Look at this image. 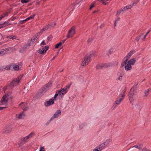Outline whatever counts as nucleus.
<instances>
[{
  "label": "nucleus",
  "mask_w": 151,
  "mask_h": 151,
  "mask_svg": "<svg viewBox=\"0 0 151 151\" xmlns=\"http://www.w3.org/2000/svg\"><path fill=\"white\" fill-rule=\"evenodd\" d=\"M117 75L119 76L116 78V80L118 81H122V74L120 73H119L117 74Z\"/></svg>",
  "instance_id": "obj_20"
},
{
  "label": "nucleus",
  "mask_w": 151,
  "mask_h": 151,
  "mask_svg": "<svg viewBox=\"0 0 151 151\" xmlns=\"http://www.w3.org/2000/svg\"><path fill=\"white\" fill-rule=\"evenodd\" d=\"M1 44V42H0V45Z\"/></svg>",
  "instance_id": "obj_50"
},
{
  "label": "nucleus",
  "mask_w": 151,
  "mask_h": 151,
  "mask_svg": "<svg viewBox=\"0 0 151 151\" xmlns=\"http://www.w3.org/2000/svg\"><path fill=\"white\" fill-rule=\"evenodd\" d=\"M55 57H54L53 58V59H52V60H54V59H55Z\"/></svg>",
  "instance_id": "obj_48"
},
{
  "label": "nucleus",
  "mask_w": 151,
  "mask_h": 151,
  "mask_svg": "<svg viewBox=\"0 0 151 151\" xmlns=\"http://www.w3.org/2000/svg\"><path fill=\"white\" fill-rule=\"evenodd\" d=\"M24 116V114L22 113H21L19 115H17V117L19 119H21L23 118Z\"/></svg>",
  "instance_id": "obj_26"
},
{
  "label": "nucleus",
  "mask_w": 151,
  "mask_h": 151,
  "mask_svg": "<svg viewBox=\"0 0 151 151\" xmlns=\"http://www.w3.org/2000/svg\"><path fill=\"white\" fill-rule=\"evenodd\" d=\"M48 46L46 45L43 47L42 50L39 49L37 50L38 52L40 54H42L45 53L49 49Z\"/></svg>",
  "instance_id": "obj_10"
},
{
  "label": "nucleus",
  "mask_w": 151,
  "mask_h": 151,
  "mask_svg": "<svg viewBox=\"0 0 151 151\" xmlns=\"http://www.w3.org/2000/svg\"><path fill=\"white\" fill-rule=\"evenodd\" d=\"M8 25L6 22H2L0 23V29Z\"/></svg>",
  "instance_id": "obj_19"
},
{
  "label": "nucleus",
  "mask_w": 151,
  "mask_h": 151,
  "mask_svg": "<svg viewBox=\"0 0 151 151\" xmlns=\"http://www.w3.org/2000/svg\"><path fill=\"white\" fill-rule=\"evenodd\" d=\"M101 148L99 147H96L93 150V151H101Z\"/></svg>",
  "instance_id": "obj_29"
},
{
  "label": "nucleus",
  "mask_w": 151,
  "mask_h": 151,
  "mask_svg": "<svg viewBox=\"0 0 151 151\" xmlns=\"http://www.w3.org/2000/svg\"><path fill=\"white\" fill-rule=\"evenodd\" d=\"M76 28L72 27L68 31L67 35V38L72 37L76 33Z\"/></svg>",
  "instance_id": "obj_7"
},
{
  "label": "nucleus",
  "mask_w": 151,
  "mask_h": 151,
  "mask_svg": "<svg viewBox=\"0 0 151 151\" xmlns=\"http://www.w3.org/2000/svg\"><path fill=\"white\" fill-rule=\"evenodd\" d=\"M94 5L93 4H92L90 7L89 9L91 10L94 7Z\"/></svg>",
  "instance_id": "obj_41"
},
{
  "label": "nucleus",
  "mask_w": 151,
  "mask_h": 151,
  "mask_svg": "<svg viewBox=\"0 0 151 151\" xmlns=\"http://www.w3.org/2000/svg\"><path fill=\"white\" fill-rule=\"evenodd\" d=\"M136 62V60L135 58H133L127 61L125 60L124 63L125 64L124 68L125 69L127 70H131L132 68L131 65H134Z\"/></svg>",
  "instance_id": "obj_3"
},
{
  "label": "nucleus",
  "mask_w": 151,
  "mask_h": 151,
  "mask_svg": "<svg viewBox=\"0 0 151 151\" xmlns=\"http://www.w3.org/2000/svg\"><path fill=\"white\" fill-rule=\"evenodd\" d=\"M46 44L45 42V41H43L41 43V46H42L43 45H46Z\"/></svg>",
  "instance_id": "obj_37"
},
{
  "label": "nucleus",
  "mask_w": 151,
  "mask_h": 151,
  "mask_svg": "<svg viewBox=\"0 0 151 151\" xmlns=\"http://www.w3.org/2000/svg\"><path fill=\"white\" fill-rule=\"evenodd\" d=\"M35 14H34L32 15H31V16H30V17H29L27 18L26 19L24 20V21H28L30 19H32L34 18V17L35 16Z\"/></svg>",
  "instance_id": "obj_25"
},
{
  "label": "nucleus",
  "mask_w": 151,
  "mask_h": 151,
  "mask_svg": "<svg viewBox=\"0 0 151 151\" xmlns=\"http://www.w3.org/2000/svg\"><path fill=\"white\" fill-rule=\"evenodd\" d=\"M118 105L117 104H116L115 102L114 104V105H113V106L112 107V109H115L116 106H117V105Z\"/></svg>",
  "instance_id": "obj_33"
},
{
  "label": "nucleus",
  "mask_w": 151,
  "mask_h": 151,
  "mask_svg": "<svg viewBox=\"0 0 151 151\" xmlns=\"http://www.w3.org/2000/svg\"><path fill=\"white\" fill-rule=\"evenodd\" d=\"M45 148L43 147H41L39 151H45Z\"/></svg>",
  "instance_id": "obj_38"
},
{
  "label": "nucleus",
  "mask_w": 151,
  "mask_h": 151,
  "mask_svg": "<svg viewBox=\"0 0 151 151\" xmlns=\"http://www.w3.org/2000/svg\"><path fill=\"white\" fill-rule=\"evenodd\" d=\"M11 68H12V64H11L7 65L5 68L8 70L10 69Z\"/></svg>",
  "instance_id": "obj_28"
},
{
  "label": "nucleus",
  "mask_w": 151,
  "mask_h": 151,
  "mask_svg": "<svg viewBox=\"0 0 151 151\" xmlns=\"http://www.w3.org/2000/svg\"><path fill=\"white\" fill-rule=\"evenodd\" d=\"M22 65L20 64H12V68L15 70H18L21 68Z\"/></svg>",
  "instance_id": "obj_11"
},
{
  "label": "nucleus",
  "mask_w": 151,
  "mask_h": 151,
  "mask_svg": "<svg viewBox=\"0 0 151 151\" xmlns=\"http://www.w3.org/2000/svg\"><path fill=\"white\" fill-rule=\"evenodd\" d=\"M13 98L10 93H7L4 95L2 97L0 101L1 106H4L6 107L7 106L8 101L12 99Z\"/></svg>",
  "instance_id": "obj_1"
},
{
  "label": "nucleus",
  "mask_w": 151,
  "mask_h": 151,
  "mask_svg": "<svg viewBox=\"0 0 151 151\" xmlns=\"http://www.w3.org/2000/svg\"><path fill=\"white\" fill-rule=\"evenodd\" d=\"M70 87L69 86H66L63 88H62L58 91L56 92L54 96V98L55 99H56L58 95L60 98H63L64 95L68 92Z\"/></svg>",
  "instance_id": "obj_2"
},
{
  "label": "nucleus",
  "mask_w": 151,
  "mask_h": 151,
  "mask_svg": "<svg viewBox=\"0 0 151 151\" xmlns=\"http://www.w3.org/2000/svg\"><path fill=\"white\" fill-rule=\"evenodd\" d=\"M22 77V76H20L17 78L14 79L13 80V82L16 83H19V82Z\"/></svg>",
  "instance_id": "obj_17"
},
{
  "label": "nucleus",
  "mask_w": 151,
  "mask_h": 151,
  "mask_svg": "<svg viewBox=\"0 0 151 151\" xmlns=\"http://www.w3.org/2000/svg\"><path fill=\"white\" fill-rule=\"evenodd\" d=\"M30 0H21V2L24 4V3H26L28 2Z\"/></svg>",
  "instance_id": "obj_32"
},
{
  "label": "nucleus",
  "mask_w": 151,
  "mask_h": 151,
  "mask_svg": "<svg viewBox=\"0 0 151 151\" xmlns=\"http://www.w3.org/2000/svg\"><path fill=\"white\" fill-rule=\"evenodd\" d=\"M47 27H45V28H43V29H42L41 31H40V32H43V31H45L46 30H47Z\"/></svg>",
  "instance_id": "obj_36"
},
{
  "label": "nucleus",
  "mask_w": 151,
  "mask_h": 151,
  "mask_svg": "<svg viewBox=\"0 0 151 151\" xmlns=\"http://www.w3.org/2000/svg\"><path fill=\"white\" fill-rule=\"evenodd\" d=\"M6 108V106L3 107V106H0V111L3 109H5Z\"/></svg>",
  "instance_id": "obj_39"
},
{
  "label": "nucleus",
  "mask_w": 151,
  "mask_h": 151,
  "mask_svg": "<svg viewBox=\"0 0 151 151\" xmlns=\"http://www.w3.org/2000/svg\"><path fill=\"white\" fill-rule=\"evenodd\" d=\"M133 6L132 4L129 5L128 6H127L124 7V9H123V11H126L127 10L131 9Z\"/></svg>",
  "instance_id": "obj_21"
},
{
  "label": "nucleus",
  "mask_w": 151,
  "mask_h": 151,
  "mask_svg": "<svg viewBox=\"0 0 151 151\" xmlns=\"http://www.w3.org/2000/svg\"><path fill=\"white\" fill-rule=\"evenodd\" d=\"M134 52V50H131L130 51L128 54L127 55L126 57L124 58V59H126V61H127V60L130 58L131 56L133 55Z\"/></svg>",
  "instance_id": "obj_13"
},
{
  "label": "nucleus",
  "mask_w": 151,
  "mask_h": 151,
  "mask_svg": "<svg viewBox=\"0 0 151 151\" xmlns=\"http://www.w3.org/2000/svg\"><path fill=\"white\" fill-rule=\"evenodd\" d=\"M18 145L20 147L22 148L23 145V144L21 141H19L18 143Z\"/></svg>",
  "instance_id": "obj_31"
},
{
  "label": "nucleus",
  "mask_w": 151,
  "mask_h": 151,
  "mask_svg": "<svg viewBox=\"0 0 151 151\" xmlns=\"http://www.w3.org/2000/svg\"><path fill=\"white\" fill-rule=\"evenodd\" d=\"M40 35V33H37L35 36H34L31 39V40L32 42H34L37 40L39 37Z\"/></svg>",
  "instance_id": "obj_18"
},
{
  "label": "nucleus",
  "mask_w": 151,
  "mask_h": 151,
  "mask_svg": "<svg viewBox=\"0 0 151 151\" xmlns=\"http://www.w3.org/2000/svg\"><path fill=\"white\" fill-rule=\"evenodd\" d=\"M90 60L91 56L90 55H86L85 56L81 63V67L83 68L85 67L88 64Z\"/></svg>",
  "instance_id": "obj_5"
},
{
  "label": "nucleus",
  "mask_w": 151,
  "mask_h": 151,
  "mask_svg": "<svg viewBox=\"0 0 151 151\" xmlns=\"http://www.w3.org/2000/svg\"><path fill=\"white\" fill-rule=\"evenodd\" d=\"M61 111L60 110H58L55 112V114H54L53 117L54 118H58L61 115Z\"/></svg>",
  "instance_id": "obj_14"
},
{
  "label": "nucleus",
  "mask_w": 151,
  "mask_h": 151,
  "mask_svg": "<svg viewBox=\"0 0 151 151\" xmlns=\"http://www.w3.org/2000/svg\"><path fill=\"white\" fill-rule=\"evenodd\" d=\"M34 135V133L32 132L27 136L22 138L21 140L24 142H27L28 141L29 139L31 138Z\"/></svg>",
  "instance_id": "obj_8"
},
{
  "label": "nucleus",
  "mask_w": 151,
  "mask_h": 151,
  "mask_svg": "<svg viewBox=\"0 0 151 151\" xmlns=\"http://www.w3.org/2000/svg\"><path fill=\"white\" fill-rule=\"evenodd\" d=\"M12 36H8L7 37V38L10 39H12Z\"/></svg>",
  "instance_id": "obj_45"
},
{
  "label": "nucleus",
  "mask_w": 151,
  "mask_h": 151,
  "mask_svg": "<svg viewBox=\"0 0 151 151\" xmlns=\"http://www.w3.org/2000/svg\"><path fill=\"white\" fill-rule=\"evenodd\" d=\"M54 97L50 99L49 101H46L45 103V105L46 107L49 106L53 105L54 103L55 100Z\"/></svg>",
  "instance_id": "obj_9"
},
{
  "label": "nucleus",
  "mask_w": 151,
  "mask_h": 151,
  "mask_svg": "<svg viewBox=\"0 0 151 151\" xmlns=\"http://www.w3.org/2000/svg\"><path fill=\"white\" fill-rule=\"evenodd\" d=\"M114 25H115V26L116 25V24H115V23Z\"/></svg>",
  "instance_id": "obj_49"
},
{
  "label": "nucleus",
  "mask_w": 151,
  "mask_h": 151,
  "mask_svg": "<svg viewBox=\"0 0 151 151\" xmlns=\"http://www.w3.org/2000/svg\"><path fill=\"white\" fill-rule=\"evenodd\" d=\"M123 99V94H120L119 97L116 101L115 103L118 105H119L121 102L122 101Z\"/></svg>",
  "instance_id": "obj_12"
},
{
  "label": "nucleus",
  "mask_w": 151,
  "mask_h": 151,
  "mask_svg": "<svg viewBox=\"0 0 151 151\" xmlns=\"http://www.w3.org/2000/svg\"><path fill=\"white\" fill-rule=\"evenodd\" d=\"M19 106L22 107L24 111H26L28 109L27 104L26 103L22 102L20 104Z\"/></svg>",
  "instance_id": "obj_15"
},
{
  "label": "nucleus",
  "mask_w": 151,
  "mask_h": 151,
  "mask_svg": "<svg viewBox=\"0 0 151 151\" xmlns=\"http://www.w3.org/2000/svg\"><path fill=\"white\" fill-rule=\"evenodd\" d=\"M7 14V13H5L4 14H2L1 15H4V17Z\"/></svg>",
  "instance_id": "obj_46"
},
{
  "label": "nucleus",
  "mask_w": 151,
  "mask_h": 151,
  "mask_svg": "<svg viewBox=\"0 0 151 151\" xmlns=\"http://www.w3.org/2000/svg\"><path fill=\"white\" fill-rule=\"evenodd\" d=\"M150 31L149 30L148 32L146 33V34L144 35V37L142 39V40L143 41H145L146 39V37L147 35L150 32Z\"/></svg>",
  "instance_id": "obj_30"
},
{
  "label": "nucleus",
  "mask_w": 151,
  "mask_h": 151,
  "mask_svg": "<svg viewBox=\"0 0 151 151\" xmlns=\"http://www.w3.org/2000/svg\"><path fill=\"white\" fill-rule=\"evenodd\" d=\"M64 42H60L56 44L55 45V47L54 48V49H58L60 48L63 44Z\"/></svg>",
  "instance_id": "obj_16"
},
{
  "label": "nucleus",
  "mask_w": 151,
  "mask_h": 151,
  "mask_svg": "<svg viewBox=\"0 0 151 151\" xmlns=\"http://www.w3.org/2000/svg\"><path fill=\"white\" fill-rule=\"evenodd\" d=\"M149 91L150 90L149 89H147L145 90L144 92V96L145 97L147 96L148 94Z\"/></svg>",
  "instance_id": "obj_24"
},
{
  "label": "nucleus",
  "mask_w": 151,
  "mask_h": 151,
  "mask_svg": "<svg viewBox=\"0 0 151 151\" xmlns=\"http://www.w3.org/2000/svg\"><path fill=\"white\" fill-rule=\"evenodd\" d=\"M143 35V34H142V35H139V37H137L136 39H135V40L136 41H138L139 40V38H140L141 37V36Z\"/></svg>",
  "instance_id": "obj_35"
},
{
  "label": "nucleus",
  "mask_w": 151,
  "mask_h": 151,
  "mask_svg": "<svg viewBox=\"0 0 151 151\" xmlns=\"http://www.w3.org/2000/svg\"><path fill=\"white\" fill-rule=\"evenodd\" d=\"M98 11H95L93 12V13H95L97 12Z\"/></svg>",
  "instance_id": "obj_47"
},
{
  "label": "nucleus",
  "mask_w": 151,
  "mask_h": 151,
  "mask_svg": "<svg viewBox=\"0 0 151 151\" xmlns=\"http://www.w3.org/2000/svg\"><path fill=\"white\" fill-rule=\"evenodd\" d=\"M136 90V89L134 87H132L131 89L128 94V97L130 103L133 102Z\"/></svg>",
  "instance_id": "obj_6"
},
{
  "label": "nucleus",
  "mask_w": 151,
  "mask_h": 151,
  "mask_svg": "<svg viewBox=\"0 0 151 151\" xmlns=\"http://www.w3.org/2000/svg\"><path fill=\"white\" fill-rule=\"evenodd\" d=\"M139 0H134L131 4L133 6L136 5L139 2Z\"/></svg>",
  "instance_id": "obj_27"
},
{
  "label": "nucleus",
  "mask_w": 151,
  "mask_h": 151,
  "mask_svg": "<svg viewBox=\"0 0 151 151\" xmlns=\"http://www.w3.org/2000/svg\"><path fill=\"white\" fill-rule=\"evenodd\" d=\"M52 38V36L51 35H50L47 37V39L48 41H50Z\"/></svg>",
  "instance_id": "obj_34"
},
{
  "label": "nucleus",
  "mask_w": 151,
  "mask_h": 151,
  "mask_svg": "<svg viewBox=\"0 0 151 151\" xmlns=\"http://www.w3.org/2000/svg\"><path fill=\"white\" fill-rule=\"evenodd\" d=\"M85 126V124L82 123L79 125L78 128L79 129H82L84 128Z\"/></svg>",
  "instance_id": "obj_22"
},
{
  "label": "nucleus",
  "mask_w": 151,
  "mask_h": 151,
  "mask_svg": "<svg viewBox=\"0 0 151 151\" xmlns=\"http://www.w3.org/2000/svg\"><path fill=\"white\" fill-rule=\"evenodd\" d=\"M143 147V145L142 144L135 145L132 148L133 151H151L147 147Z\"/></svg>",
  "instance_id": "obj_4"
},
{
  "label": "nucleus",
  "mask_w": 151,
  "mask_h": 151,
  "mask_svg": "<svg viewBox=\"0 0 151 151\" xmlns=\"http://www.w3.org/2000/svg\"><path fill=\"white\" fill-rule=\"evenodd\" d=\"M122 9L120 11H118L117 12V15H120V14H122Z\"/></svg>",
  "instance_id": "obj_40"
},
{
  "label": "nucleus",
  "mask_w": 151,
  "mask_h": 151,
  "mask_svg": "<svg viewBox=\"0 0 151 151\" xmlns=\"http://www.w3.org/2000/svg\"><path fill=\"white\" fill-rule=\"evenodd\" d=\"M4 17V16L1 15V16H0V20H1Z\"/></svg>",
  "instance_id": "obj_43"
},
{
  "label": "nucleus",
  "mask_w": 151,
  "mask_h": 151,
  "mask_svg": "<svg viewBox=\"0 0 151 151\" xmlns=\"http://www.w3.org/2000/svg\"><path fill=\"white\" fill-rule=\"evenodd\" d=\"M6 50L4 49H3L0 50V56L2 55L6 54Z\"/></svg>",
  "instance_id": "obj_23"
},
{
  "label": "nucleus",
  "mask_w": 151,
  "mask_h": 151,
  "mask_svg": "<svg viewBox=\"0 0 151 151\" xmlns=\"http://www.w3.org/2000/svg\"><path fill=\"white\" fill-rule=\"evenodd\" d=\"M110 142V140L109 139L106 140L105 143H107V144H109V143Z\"/></svg>",
  "instance_id": "obj_42"
},
{
  "label": "nucleus",
  "mask_w": 151,
  "mask_h": 151,
  "mask_svg": "<svg viewBox=\"0 0 151 151\" xmlns=\"http://www.w3.org/2000/svg\"><path fill=\"white\" fill-rule=\"evenodd\" d=\"M12 36V40H14V39H15L16 38V36Z\"/></svg>",
  "instance_id": "obj_44"
}]
</instances>
